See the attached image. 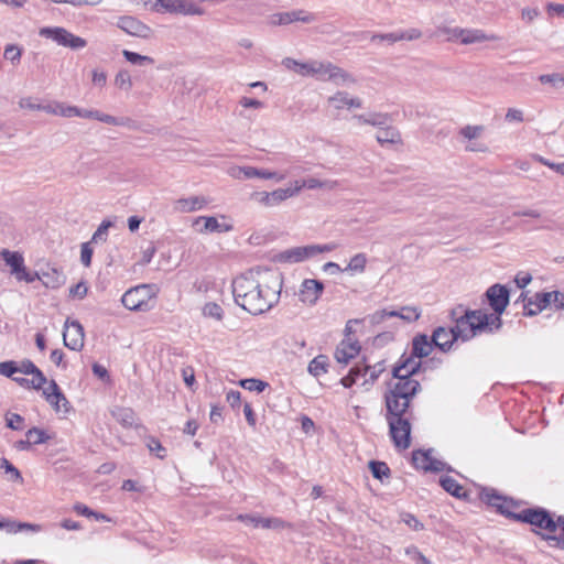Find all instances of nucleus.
I'll list each match as a JSON object with an SVG mask.
<instances>
[{
	"mask_svg": "<svg viewBox=\"0 0 564 564\" xmlns=\"http://www.w3.org/2000/svg\"><path fill=\"white\" fill-rule=\"evenodd\" d=\"M394 316H397V313L394 310L383 308V310H379V311H376L375 313H372L369 316V321L372 325H379V324L383 323L387 318L394 317Z\"/></svg>",
	"mask_w": 564,
	"mask_h": 564,
	"instance_id": "51",
	"label": "nucleus"
},
{
	"mask_svg": "<svg viewBox=\"0 0 564 564\" xmlns=\"http://www.w3.org/2000/svg\"><path fill=\"white\" fill-rule=\"evenodd\" d=\"M411 400L384 393L386 420L389 425V433L394 445L402 449H406L411 444Z\"/></svg>",
	"mask_w": 564,
	"mask_h": 564,
	"instance_id": "2",
	"label": "nucleus"
},
{
	"mask_svg": "<svg viewBox=\"0 0 564 564\" xmlns=\"http://www.w3.org/2000/svg\"><path fill=\"white\" fill-rule=\"evenodd\" d=\"M419 359L420 358L414 357L413 354H410L409 356L402 355L399 365L393 368V377L404 376L412 378L421 367V361Z\"/></svg>",
	"mask_w": 564,
	"mask_h": 564,
	"instance_id": "19",
	"label": "nucleus"
},
{
	"mask_svg": "<svg viewBox=\"0 0 564 564\" xmlns=\"http://www.w3.org/2000/svg\"><path fill=\"white\" fill-rule=\"evenodd\" d=\"M484 131H485V127L481 124H478V126L468 124V126L463 127L459 130V135L471 141V140H475V139H478L479 137H481Z\"/></svg>",
	"mask_w": 564,
	"mask_h": 564,
	"instance_id": "49",
	"label": "nucleus"
},
{
	"mask_svg": "<svg viewBox=\"0 0 564 564\" xmlns=\"http://www.w3.org/2000/svg\"><path fill=\"white\" fill-rule=\"evenodd\" d=\"M545 304L542 302V299L539 293L533 294L528 299V302L523 306L525 316H535L545 310Z\"/></svg>",
	"mask_w": 564,
	"mask_h": 564,
	"instance_id": "33",
	"label": "nucleus"
},
{
	"mask_svg": "<svg viewBox=\"0 0 564 564\" xmlns=\"http://www.w3.org/2000/svg\"><path fill=\"white\" fill-rule=\"evenodd\" d=\"M156 10H163L172 14L203 15L205 10L196 4V0H158Z\"/></svg>",
	"mask_w": 564,
	"mask_h": 564,
	"instance_id": "8",
	"label": "nucleus"
},
{
	"mask_svg": "<svg viewBox=\"0 0 564 564\" xmlns=\"http://www.w3.org/2000/svg\"><path fill=\"white\" fill-rule=\"evenodd\" d=\"M112 416L124 427H132L135 424V413L130 408H116L112 410Z\"/></svg>",
	"mask_w": 564,
	"mask_h": 564,
	"instance_id": "31",
	"label": "nucleus"
},
{
	"mask_svg": "<svg viewBox=\"0 0 564 564\" xmlns=\"http://www.w3.org/2000/svg\"><path fill=\"white\" fill-rule=\"evenodd\" d=\"M283 278L272 269L250 270L232 281L235 302L252 315L270 311L280 301Z\"/></svg>",
	"mask_w": 564,
	"mask_h": 564,
	"instance_id": "1",
	"label": "nucleus"
},
{
	"mask_svg": "<svg viewBox=\"0 0 564 564\" xmlns=\"http://www.w3.org/2000/svg\"><path fill=\"white\" fill-rule=\"evenodd\" d=\"M315 61L310 62H297L294 58L285 57L282 61L283 66H285L288 69L295 72L296 74L301 76H313L314 75V67H315Z\"/></svg>",
	"mask_w": 564,
	"mask_h": 564,
	"instance_id": "28",
	"label": "nucleus"
},
{
	"mask_svg": "<svg viewBox=\"0 0 564 564\" xmlns=\"http://www.w3.org/2000/svg\"><path fill=\"white\" fill-rule=\"evenodd\" d=\"M105 116H106V113H104L99 110L82 109L76 106H73V109H72V117L96 119L101 122V118H104Z\"/></svg>",
	"mask_w": 564,
	"mask_h": 564,
	"instance_id": "50",
	"label": "nucleus"
},
{
	"mask_svg": "<svg viewBox=\"0 0 564 564\" xmlns=\"http://www.w3.org/2000/svg\"><path fill=\"white\" fill-rule=\"evenodd\" d=\"M412 460L416 468L427 471V466L432 462V451H414L412 454Z\"/></svg>",
	"mask_w": 564,
	"mask_h": 564,
	"instance_id": "40",
	"label": "nucleus"
},
{
	"mask_svg": "<svg viewBox=\"0 0 564 564\" xmlns=\"http://www.w3.org/2000/svg\"><path fill=\"white\" fill-rule=\"evenodd\" d=\"M113 83L117 88L123 91H129L133 86L131 75L127 69H120L116 74Z\"/></svg>",
	"mask_w": 564,
	"mask_h": 564,
	"instance_id": "42",
	"label": "nucleus"
},
{
	"mask_svg": "<svg viewBox=\"0 0 564 564\" xmlns=\"http://www.w3.org/2000/svg\"><path fill=\"white\" fill-rule=\"evenodd\" d=\"M327 357L318 355L308 364V372L314 377H319L327 372Z\"/></svg>",
	"mask_w": 564,
	"mask_h": 564,
	"instance_id": "39",
	"label": "nucleus"
},
{
	"mask_svg": "<svg viewBox=\"0 0 564 564\" xmlns=\"http://www.w3.org/2000/svg\"><path fill=\"white\" fill-rule=\"evenodd\" d=\"M101 122L112 126H121L132 130L138 128L137 121L130 117H115L106 113V116L101 118Z\"/></svg>",
	"mask_w": 564,
	"mask_h": 564,
	"instance_id": "38",
	"label": "nucleus"
},
{
	"mask_svg": "<svg viewBox=\"0 0 564 564\" xmlns=\"http://www.w3.org/2000/svg\"><path fill=\"white\" fill-rule=\"evenodd\" d=\"M0 468H3L4 471L10 475L11 480L23 482V477L20 470L14 467L7 458L0 459Z\"/></svg>",
	"mask_w": 564,
	"mask_h": 564,
	"instance_id": "52",
	"label": "nucleus"
},
{
	"mask_svg": "<svg viewBox=\"0 0 564 564\" xmlns=\"http://www.w3.org/2000/svg\"><path fill=\"white\" fill-rule=\"evenodd\" d=\"M299 194V188H278L273 192H257L252 197L261 205L272 207Z\"/></svg>",
	"mask_w": 564,
	"mask_h": 564,
	"instance_id": "13",
	"label": "nucleus"
},
{
	"mask_svg": "<svg viewBox=\"0 0 564 564\" xmlns=\"http://www.w3.org/2000/svg\"><path fill=\"white\" fill-rule=\"evenodd\" d=\"M41 281L46 288L58 289L65 283L66 278L62 271L50 268L41 271Z\"/></svg>",
	"mask_w": 564,
	"mask_h": 564,
	"instance_id": "29",
	"label": "nucleus"
},
{
	"mask_svg": "<svg viewBox=\"0 0 564 564\" xmlns=\"http://www.w3.org/2000/svg\"><path fill=\"white\" fill-rule=\"evenodd\" d=\"M433 341L425 334H419L412 339V351L414 357H427L433 350Z\"/></svg>",
	"mask_w": 564,
	"mask_h": 564,
	"instance_id": "27",
	"label": "nucleus"
},
{
	"mask_svg": "<svg viewBox=\"0 0 564 564\" xmlns=\"http://www.w3.org/2000/svg\"><path fill=\"white\" fill-rule=\"evenodd\" d=\"M540 15L538 8H523L521 10V19L527 23H531L534 19Z\"/></svg>",
	"mask_w": 564,
	"mask_h": 564,
	"instance_id": "64",
	"label": "nucleus"
},
{
	"mask_svg": "<svg viewBox=\"0 0 564 564\" xmlns=\"http://www.w3.org/2000/svg\"><path fill=\"white\" fill-rule=\"evenodd\" d=\"M313 76L318 80L332 82L337 86L356 83L349 73L330 62L315 61Z\"/></svg>",
	"mask_w": 564,
	"mask_h": 564,
	"instance_id": "5",
	"label": "nucleus"
},
{
	"mask_svg": "<svg viewBox=\"0 0 564 564\" xmlns=\"http://www.w3.org/2000/svg\"><path fill=\"white\" fill-rule=\"evenodd\" d=\"M369 469L372 474V476L376 479L383 480L384 478H388L390 475V468L384 462L379 460H370L369 462Z\"/></svg>",
	"mask_w": 564,
	"mask_h": 564,
	"instance_id": "43",
	"label": "nucleus"
},
{
	"mask_svg": "<svg viewBox=\"0 0 564 564\" xmlns=\"http://www.w3.org/2000/svg\"><path fill=\"white\" fill-rule=\"evenodd\" d=\"M386 115L382 113H368V115H355L352 120H355L358 124H370L375 127H380L386 122Z\"/></svg>",
	"mask_w": 564,
	"mask_h": 564,
	"instance_id": "34",
	"label": "nucleus"
},
{
	"mask_svg": "<svg viewBox=\"0 0 564 564\" xmlns=\"http://www.w3.org/2000/svg\"><path fill=\"white\" fill-rule=\"evenodd\" d=\"M384 370L381 362H378L375 366H370V370L368 371L369 378H365V380L361 382V386L372 384L379 377V375Z\"/></svg>",
	"mask_w": 564,
	"mask_h": 564,
	"instance_id": "59",
	"label": "nucleus"
},
{
	"mask_svg": "<svg viewBox=\"0 0 564 564\" xmlns=\"http://www.w3.org/2000/svg\"><path fill=\"white\" fill-rule=\"evenodd\" d=\"M15 279L18 281H25L28 283H32L34 282L35 280H40L41 281V272H29L25 268V265L23 267V271H20L19 274L15 276Z\"/></svg>",
	"mask_w": 564,
	"mask_h": 564,
	"instance_id": "63",
	"label": "nucleus"
},
{
	"mask_svg": "<svg viewBox=\"0 0 564 564\" xmlns=\"http://www.w3.org/2000/svg\"><path fill=\"white\" fill-rule=\"evenodd\" d=\"M463 28H448V26H438L437 31L440 33L447 35V41H459L460 39V32Z\"/></svg>",
	"mask_w": 564,
	"mask_h": 564,
	"instance_id": "61",
	"label": "nucleus"
},
{
	"mask_svg": "<svg viewBox=\"0 0 564 564\" xmlns=\"http://www.w3.org/2000/svg\"><path fill=\"white\" fill-rule=\"evenodd\" d=\"M327 102L334 106L335 109L339 110L344 107L348 108H361L362 101L358 97H350L346 91H337L333 96L327 98Z\"/></svg>",
	"mask_w": 564,
	"mask_h": 564,
	"instance_id": "26",
	"label": "nucleus"
},
{
	"mask_svg": "<svg viewBox=\"0 0 564 564\" xmlns=\"http://www.w3.org/2000/svg\"><path fill=\"white\" fill-rule=\"evenodd\" d=\"M324 291V284L315 279H305L299 290V300L305 305L313 306L317 303Z\"/></svg>",
	"mask_w": 564,
	"mask_h": 564,
	"instance_id": "14",
	"label": "nucleus"
},
{
	"mask_svg": "<svg viewBox=\"0 0 564 564\" xmlns=\"http://www.w3.org/2000/svg\"><path fill=\"white\" fill-rule=\"evenodd\" d=\"M397 381L389 386L386 393L394 394L398 398L413 400L416 393L421 390V384L417 380L404 376L393 377Z\"/></svg>",
	"mask_w": 564,
	"mask_h": 564,
	"instance_id": "10",
	"label": "nucleus"
},
{
	"mask_svg": "<svg viewBox=\"0 0 564 564\" xmlns=\"http://www.w3.org/2000/svg\"><path fill=\"white\" fill-rule=\"evenodd\" d=\"M116 25L131 36L149 39L152 35V29L149 25L131 15L119 17Z\"/></svg>",
	"mask_w": 564,
	"mask_h": 564,
	"instance_id": "11",
	"label": "nucleus"
},
{
	"mask_svg": "<svg viewBox=\"0 0 564 564\" xmlns=\"http://www.w3.org/2000/svg\"><path fill=\"white\" fill-rule=\"evenodd\" d=\"M18 372L24 375H32L31 384L35 390H40L47 382L44 373L29 359L22 360L18 364Z\"/></svg>",
	"mask_w": 564,
	"mask_h": 564,
	"instance_id": "20",
	"label": "nucleus"
},
{
	"mask_svg": "<svg viewBox=\"0 0 564 564\" xmlns=\"http://www.w3.org/2000/svg\"><path fill=\"white\" fill-rule=\"evenodd\" d=\"M295 187L299 188V193L302 188H308V189H316V188H326V189H334L337 187L338 182L332 181V180H325L321 181L315 177H310L307 180H304L303 182L295 181Z\"/></svg>",
	"mask_w": 564,
	"mask_h": 564,
	"instance_id": "30",
	"label": "nucleus"
},
{
	"mask_svg": "<svg viewBox=\"0 0 564 564\" xmlns=\"http://www.w3.org/2000/svg\"><path fill=\"white\" fill-rule=\"evenodd\" d=\"M496 34H487L480 29H462L459 42L463 45H470L488 41H497Z\"/></svg>",
	"mask_w": 564,
	"mask_h": 564,
	"instance_id": "23",
	"label": "nucleus"
},
{
	"mask_svg": "<svg viewBox=\"0 0 564 564\" xmlns=\"http://www.w3.org/2000/svg\"><path fill=\"white\" fill-rule=\"evenodd\" d=\"M208 203L205 196H192L177 199L174 208L180 213H193L203 209Z\"/></svg>",
	"mask_w": 564,
	"mask_h": 564,
	"instance_id": "24",
	"label": "nucleus"
},
{
	"mask_svg": "<svg viewBox=\"0 0 564 564\" xmlns=\"http://www.w3.org/2000/svg\"><path fill=\"white\" fill-rule=\"evenodd\" d=\"M314 21H316V15L314 13L300 9L274 14L272 23L286 25L293 22L312 23Z\"/></svg>",
	"mask_w": 564,
	"mask_h": 564,
	"instance_id": "17",
	"label": "nucleus"
},
{
	"mask_svg": "<svg viewBox=\"0 0 564 564\" xmlns=\"http://www.w3.org/2000/svg\"><path fill=\"white\" fill-rule=\"evenodd\" d=\"M367 257L365 253H357L350 260L345 271L362 273L366 269Z\"/></svg>",
	"mask_w": 564,
	"mask_h": 564,
	"instance_id": "44",
	"label": "nucleus"
},
{
	"mask_svg": "<svg viewBox=\"0 0 564 564\" xmlns=\"http://www.w3.org/2000/svg\"><path fill=\"white\" fill-rule=\"evenodd\" d=\"M219 219L226 220L227 216L220 215L219 218L214 217V216H199L194 220L193 226H197L200 223H203V227L197 229L198 232H200V234L229 232L234 229V226L231 224L224 223V221L220 223Z\"/></svg>",
	"mask_w": 564,
	"mask_h": 564,
	"instance_id": "15",
	"label": "nucleus"
},
{
	"mask_svg": "<svg viewBox=\"0 0 564 564\" xmlns=\"http://www.w3.org/2000/svg\"><path fill=\"white\" fill-rule=\"evenodd\" d=\"M40 36L50 39L56 42L58 45L69 47L72 50H82L87 45V41L80 36H77L61 26H45L40 29Z\"/></svg>",
	"mask_w": 564,
	"mask_h": 564,
	"instance_id": "6",
	"label": "nucleus"
},
{
	"mask_svg": "<svg viewBox=\"0 0 564 564\" xmlns=\"http://www.w3.org/2000/svg\"><path fill=\"white\" fill-rule=\"evenodd\" d=\"M481 499L508 518L514 519V516L518 513L513 511L516 505L512 501L497 495L494 490H485L481 495Z\"/></svg>",
	"mask_w": 564,
	"mask_h": 564,
	"instance_id": "16",
	"label": "nucleus"
},
{
	"mask_svg": "<svg viewBox=\"0 0 564 564\" xmlns=\"http://www.w3.org/2000/svg\"><path fill=\"white\" fill-rule=\"evenodd\" d=\"M499 316L488 315L482 311H465L464 315L456 319L453 327L457 339L468 340L481 332H494L501 327Z\"/></svg>",
	"mask_w": 564,
	"mask_h": 564,
	"instance_id": "3",
	"label": "nucleus"
},
{
	"mask_svg": "<svg viewBox=\"0 0 564 564\" xmlns=\"http://www.w3.org/2000/svg\"><path fill=\"white\" fill-rule=\"evenodd\" d=\"M240 386L249 391L262 392L268 387V383L260 379H243L240 381Z\"/></svg>",
	"mask_w": 564,
	"mask_h": 564,
	"instance_id": "53",
	"label": "nucleus"
},
{
	"mask_svg": "<svg viewBox=\"0 0 564 564\" xmlns=\"http://www.w3.org/2000/svg\"><path fill=\"white\" fill-rule=\"evenodd\" d=\"M21 55L22 50L18 45L9 44L4 48V58L11 61L13 64H18L20 62Z\"/></svg>",
	"mask_w": 564,
	"mask_h": 564,
	"instance_id": "55",
	"label": "nucleus"
},
{
	"mask_svg": "<svg viewBox=\"0 0 564 564\" xmlns=\"http://www.w3.org/2000/svg\"><path fill=\"white\" fill-rule=\"evenodd\" d=\"M18 372V362L15 361H3L0 362V375L12 378Z\"/></svg>",
	"mask_w": 564,
	"mask_h": 564,
	"instance_id": "60",
	"label": "nucleus"
},
{
	"mask_svg": "<svg viewBox=\"0 0 564 564\" xmlns=\"http://www.w3.org/2000/svg\"><path fill=\"white\" fill-rule=\"evenodd\" d=\"M26 437H29V440H32V445L43 444L50 438V436L46 435V433L39 427L30 429L26 432Z\"/></svg>",
	"mask_w": 564,
	"mask_h": 564,
	"instance_id": "54",
	"label": "nucleus"
},
{
	"mask_svg": "<svg viewBox=\"0 0 564 564\" xmlns=\"http://www.w3.org/2000/svg\"><path fill=\"white\" fill-rule=\"evenodd\" d=\"M376 139L380 144L398 143L401 140L399 131L393 127L380 129Z\"/></svg>",
	"mask_w": 564,
	"mask_h": 564,
	"instance_id": "35",
	"label": "nucleus"
},
{
	"mask_svg": "<svg viewBox=\"0 0 564 564\" xmlns=\"http://www.w3.org/2000/svg\"><path fill=\"white\" fill-rule=\"evenodd\" d=\"M440 484L445 491H447L454 497L460 498L465 496L464 488L454 478L449 476L442 477Z\"/></svg>",
	"mask_w": 564,
	"mask_h": 564,
	"instance_id": "36",
	"label": "nucleus"
},
{
	"mask_svg": "<svg viewBox=\"0 0 564 564\" xmlns=\"http://www.w3.org/2000/svg\"><path fill=\"white\" fill-rule=\"evenodd\" d=\"M539 82L542 84H549L555 89H561L564 87V76L560 73L540 75Z\"/></svg>",
	"mask_w": 564,
	"mask_h": 564,
	"instance_id": "46",
	"label": "nucleus"
},
{
	"mask_svg": "<svg viewBox=\"0 0 564 564\" xmlns=\"http://www.w3.org/2000/svg\"><path fill=\"white\" fill-rule=\"evenodd\" d=\"M43 389V395L45 400L53 406L56 412L64 411L68 412V401L61 391L59 387L54 380H51L48 386Z\"/></svg>",
	"mask_w": 564,
	"mask_h": 564,
	"instance_id": "18",
	"label": "nucleus"
},
{
	"mask_svg": "<svg viewBox=\"0 0 564 564\" xmlns=\"http://www.w3.org/2000/svg\"><path fill=\"white\" fill-rule=\"evenodd\" d=\"M514 520L529 523L551 535L555 533L558 528L557 519L555 520L552 514L542 508L524 509L514 516Z\"/></svg>",
	"mask_w": 564,
	"mask_h": 564,
	"instance_id": "4",
	"label": "nucleus"
},
{
	"mask_svg": "<svg viewBox=\"0 0 564 564\" xmlns=\"http://www.w3.org/2000/svg\"><path fill=\"white\" fill-rule=\"evenodd\" d=\"M64 345L75 351H80L84 347L85 332L83 325L76 321L67 318L63 332Z\"/></svg>",
	"mask_w": 564,
	"mask_h": 564,
	"instance_id": "9",
	"label": "nucleus"
},
{
	"mask_svg": "<svg viewBox=\"0 0 564 564\" xmlns=\"http://www.w3.org/2000/svg\"><path fill=\"white\" fill-rule=\"evenodd\" d=\"M308 258H313L312 245L304 247H295L281 252L279 256L280 261L289 263L302 262Z\"/></svg>",
	"mask_w": 564,
	"mask_h": 564,
	"instance_id": "25",
	"label": "nucleus"
},
{
	"mask_svg": "<svg viewBox=\"0 0 564 564\" xmlns=\"http://www.w3.org/2000/svg\"><path fill=\"white\" fill-rule=\"evenodd\" d=\"M399 41H415L422 37L421 30L411 28L404 31L398 32Z\"/></svg>",
	"mask_w": 564,
	"mask_h": 564,
	"instance_id": "58",
	"label": "nucleus"
},
{
	"mask_svg": "<svg viewBox=\"0 0 564 564\" xmlns=\"http://www.w3.org/2000/svg\"><path fill=\"white\" fill-rule=\"evenodd\" d=\"M203 315L216 321H221L224 317V311L219 304L215 302H208L203 307Z\"/></svg>",
	"mask_w": 564,
	"mask_h": 564,
	"instance_id": "48",
	"label": "nucleus"
},
{
	"mask_svg": "<svg viewBox=\"0 0 564 564\" xmlns=\"http://www.w3.org/2000/svg\"><path fill=\"white\" fill-rule=\"evenodd\" d=\"M254 177L264 178V180H275L276 182H281L285 178V174H280L278 172L258 169L254 166H248L247 180L254 178Z\"/></svg>",
	"mask_w": 564,
	"mask_h": 564,
	"instance_id": "32",
	"label": "nucleus"
},
{
	"mask_svg": "<svg viewBox=\"0 0 564 564\" xmlns=\"http://www.w3.org/2000/svg\"><path fill=\"white\" fill-rule=\"evenodd\" d=\"M122 55L129 63H131L133 65L142 66V65L154 64V59L151 56L141 55L139 53H135V52H132L129 50H123Z\"/></svg>",
	"mask_w": 564,
	"mask_h": 564,
	"instance_id": "41",
	"label": "nucleus"
},
{
	"mask_svg": "<svg viewBox=\"0 0 564 564\" xmlns=\"http://www.w3.org/2000/svg\"><path fill=\"white\" fill-rule=\"evenodd\" d=\"M90 242H84L80 247V261L85 267H89L91 263L93 248Z\"/></svg>",
	"mask_w": 564,
	"mask_h": 564,
	"instance_id": "62",
	"label": "nucleus"
},
{
	"mask_svg": "<svg viewBox=\"0 0 564 564\" xmlns=\"http://www.w3.org/2000/svg\"><path fill=\"white\" fill-rule=\"evenodd\" d=\"M395 317H399L400 319H403L408 323L414 322L419 319L421 316V312L419 311L417 307L414 306H403L401 307L400 311H395Z\"/></svg>",
	"mask_w": 564,
	"mask_h": 564,
	"instance_id": "47",
	"label": "nucleus"
},
{
	"mask_svg": "<svg viewBox=\"0 0 564 564\" xmlns=\"http://www.w3.org/2000/svg\"><path fill=\"white\" fill-rule=\"evenodd\" d=\"M24 422V419L17 413L8 412L6 414V424L9 429L19 431L22 430V424Z\"/></svg>",
	"mask_w": 564,
	"mask_h": 564,
	"instance_id": "56",
	"label": "nucleus"
},
{
	"mask_svg": "<svg viewBox=\"0 0 564 564\" xmlns=\"http://www.w3.org/2000/svg\"><path fill=\"white\" fill-rule=\"evenodd\" d=\"M360 350L357 340L350 338L341 340L335 350V358L340 364H348L350 359L355 358Z\"/></svg>",
	"mask_w": 564,
	"mask_h": 564,
	"instance_id": "21",
	"label": "nucleus"
},
{
	"mask_svg": "<svg viewBox=\"0 0 564 564\" xmlns=\"http://www.w3.org/2000/svg\"><path fill=\"white\" fill-rule=\"evenodd\" d=\"M405 554L411 557L416 564H432V562L426 558L416 546H409L405 549Z\"/></svg>",
	"mask_w": 564,
	"mask_h": 564,
	"instance_id": "57",
	"label": "nucleus"
},
{
	"mask_svg": "<svg viewBox=\"0 0 564 564\" xmlns=\"http://www.w3.org/2000/svg\"><path fill=\"white\" fill-rule=\"evenodd\" d=\"M72 109L73 106L66 105L64 102H54L50 105H44L43 111L54 116H61L65 118H72Z\"/></svg>",
	"mask_w": 564,
	"mask_h": 564,
	"instance_id": "37",
	"label": "nucleus"
},
{
	"mask_svg": "<svg viewBox=\"0 0 564 564\" xmlns=\"http://www.w3.org/2000/svg\"><path fill=\"white\" fill-rule=\"evenodd\" d=\"M113 226V223L110 220H102V223L98 226L97 230L94 232L90 243H99L105 242L108 237V230Z\"/></svg>",
	"mask_w": 564,
	"mask_h": 564,
	"instance_id": "45",
	"label": "nucleus"
},
{
	"mask_svg": "<svg viewBox=\"0 0 564 564\" xmlns=\"http://www.w3.org/2000/svg\"><path fill=\"white\" fill-rule=\"evenodd\" d=\"M433 345L442 351H448L457 337L452 328L437 327L431 337Z\"/></svg>",
	"mask_w": 564,
	"mask_h": 564,
	"instance_id": "22",
	"label": "nucleus"
},
{
	"mask_svg": "<svg viewBox=\"0 0 564 564\" xmlns=\"http://www.w3.org/2000/svg\"><path fill=\"white\" fill-rule=\"evenodd\" d=\"M154 297L152 286L142 284L128 290L121 297L122 305L130 311H148L149 302Z\"/></svg>",
	"mask_w": 564,
	"mask_h": 564,
	"instance_id": "7",
	"label": "nucleus"
},
{
	"mask_svg": "<svg viewBox=\"0 0 564 564\" xmlns=\"http://www.w3.org/2000/svg\"><path fill=\"white\" fill-rule=\"evenodd\" d=\"M486 296L490 307L495 312L492 315L500 317L509 304L508 289L501 284H494L486 291Z\"/></svg>",
	"mask_w": 564,
	"mask_h": 564,
	"instance_id": "12",
	"label": "nucleus"
}]
</instances>
